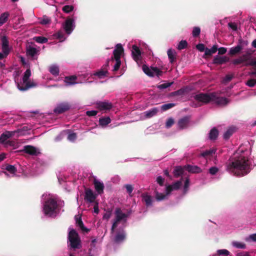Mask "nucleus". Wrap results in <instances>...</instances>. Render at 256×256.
Listing matches in <instances>:
<instances>
[{"label": "nucleus", "instance_id": "4be33fe9", "mask_svg": "<svg viewBox=\"0 0 256 256\" xmlns=\"http://www.w3.org/2000/svg\"><path fill=\"white\" fill-rule=\"evenodd\" d=\"M76 77L74 76L66 77L64 82L66 86H70L79 83L78 82L76 81Z\"/></svg>", "mask_w": 256, "mask_h": 256}, {"label": "nucleus", "instance_id": "7ed1b4c3", "mask_svg": "<svg viewBox=\"0 0 256 256\" xmlns=\"http://www.w3.org/2000/svg\"><path fill=\"white\" fill-rule=\"evenodd\" d=\"M42 198L44 200L42 206L44 214L48 217H55L59 213L56 197L50 194H44Z\"/></svg>", "mask_w": 256, "mask_h": 256}, {"label": "nucleus", "instance_id": "9b49d317", "mask_svg": "<svg viewBox=\"0 0 256 256\" xmlns=\"http://www.w3.org/2000/svg\"><path fill=\"white\" fill-rule=\"evenodd\" d=\"M143 72L148 76H159L162 74V72L156 67L149 68L146 65L142 66Z\"/></svg>", "mask_w": 256, "mask_h": 256}, {"label": "nucleus", "instance_id": "5fc2aeb1", "mask_svg": "<svg viewBox=\"0 0 256 256\" xmlns=\"http://www.w3.org/2000/svg\"><path fill=\"white\" fill-rule=\"evenodd\" d=\"M200 32V29L198 27H194L192 30V36L194 37L199 36Z\"/></svg>", "mask_w": 256, "mask_h": 256}, {"label": "nucleus", "instance_id": "3c124183", "mask_svg": "<svg viewBox=\"0 0 256 256\" xmlns=\"http://www.w3.org/2000/svg\"><path fill=\"white\" fill-rule=\"evenodd\" d=\"M187 46V42L186 40H181L178 46V49L180 50L184 48Z\"/></svg>", "mask_w": 256, "mask_h": 256}, {"label": "nucleus", "instance_id": "9d476101", "mask_svg": "<svg viewBox=\"0 0 256 256\" xmlns=\"http://www.w3.org/2000/svg\"><path fill=\"white\" fill-rule=\"evenodd\" d=\"M21 131L20 130H14V131H7L3 133L0 136V143L6 145H11L10 142L8 140V138L14 136L16 133H20Z\"/></svg>", "mask_w": 256, "mask_h": 256}, {"label": "nucleus", "instance_id": "7c9ffc66", "mask_svg": "<svg viewBox=\"0 0 256 256\" xmlns=\"http://www.w3.org/2000/svg\"><path fill=\"white\" fill-rule=\"evenodd\" d=\"M38 50L34 48L28 47L26 50L27 54L32 58H34L38 54Z\"/></svg>", "mask_w": 256, "mask_h": 256}, {"label": "nucleus", "instance_id": "5701e85b", "mask_svg": "<svg viewBox=\"0 0 256 256\" xmlns=\"http://www.w3.org/2000/svg\"><path fill=\"white\" fill-rule=\"evenodd\" d=\"M5 169L8 171L10 175L7 172H3L5 174L6 176L8 177L10 176H16V168L12 165H7L5 168Z\"/></svg>", "mask_w": 256, "mask_h": 256}, {"label": "nucleus", "instance_id": "ddd939ff", "mask_svg": "<svg viewBox=\"0 0 256 256\" xmlns=\"http://www.w3.org/2000/svg\"><path fill=\"white\" fill-rule=\"evenodd\" d=\"M248 42L247 41L240 40L238 44L234 46L231 48L229 51V54L231 55H234L239 53L244 46H247Z\"/></svg>", "mask_w": 256, "mask_h": 256}, {"label": "nucleus", "instance_id": "6e6552de", "mask_svg": "<svg viewBox=\"0 0 256 256\" xmlns=\"http://www.w3.org/2000/svg\"><path fill=\"white\" fill-rule=\"evenodd\" d=\"M194 99L198 102L206 104L213 102L216 99V94L214 93H200L194 96Z\"/></svg>", "mask_w": 256, "mask_h": 256}, {"label": "nucleus", "instance_id": "680f3d73", "mask_svg": "<svg viewBox=\"0 0 256 256\" xmlns=\"http://www.w3.org/2000/svg\"><path fill=\"white\" fill-rule=\"evenodd\" d=\"M228 27L233 30H237V24L234 22H230L228 24Z\"/></svg>", "mask_w": 256, "mask_h": 256}, {"label": "nucleus", "instance_id": "a878e982", "mask_svg": "<svg viewBox=\"0 0 256 256\" xmlns=\"http://www.w3.org/2000/svg\"><path fill=\"white\" fill-rule=\"evenodd\" d=\"M156 182L158 184V186H157L155 188L154 191L156 188H159L160 192H162V190H164V178H163L162 176H158L156 178Z\"/></svg>", "mask_w": 256, "mask_h": 256}, {"label": "nucleus", "instance_id": "f03ea898", "mask_svg": "<svg viewBox=\"0 0 256 256\" xmlns=\"http://www.w3.org/2000/svg\"><path fill=\"white\" fill-rule=\"evenodd\" d=\"M115 218L114 220L111 232L112 234L116 233L114 240L116 243L122 242L125 238V232L123 230L128 217V214L124 213L120 208H116L114 212Z\"/></svg>", "mask_w": 256, "mask_h": 256}, {"label": "nucleus", "instance_id": "58836bf2", "mask_svg": "<svg viewBox=\"0 0 256 256\" xmlns=\"http://www.w3.org/2000/svg\"><path fill=\"white\" fill-rule=\"evenodd\" d=\"M218 134V130L216 128H212L209 133V138L210 140H215Z\"/></svg>", "mask_w": 256, "mask_h": 256}, {"label": "nucleus", "instance_id": "37998d69", "mask_svg": "<svg viewBox=\"0 0 256 256\" xmlns=\"http://www.w3.org/2000/svg\"><path fill=\"white\" fill-rule=\"evenodd\" d=\"M232 245L233 246L238 248L244 249L246 248V244H244L238 242H232Z\"/></svg>", "mask_w": 256, "mask_h": 256}, {"label": "nucleus", "instance_id": "6ab92c4d", "mask_svg": "<svg viewBox=\"0 0 256 256\" xmlns=\"http://www.w3.org/2000/svg\"><path fill=\"white\" fill-rule=\"evenodd\" d=\"M250 59V54H244L238 58L234 59L232 61L234 64H238L246 62Z\"/></svg>", "mask_w": 256, "mask_h": 256}, {"label": "nucleus", "instance_id": "a19ab883", "mask_svg": "<svg viewBox=\"0 0 256 256\" xmlns=\"http://www.w3.org/2000/svg\"><path fill=\"white\" fill-rule=\"evenodd\" d=\"M9 16L8 12H4L0 16V26H2L4 23H5Z\"/></svg>", "mask_w": 256, "mask_h": 256}, {"label": "nucleus", "instance_id": "774afa93", "mask_svg": "<svg viewBox=\"0 0 256 256\" xmlns=\"http://www.w3.org/2000/svg\"><path fill=\"white\" fill-rule=\"evenodd\" d=\"M218 54H224L226 52V48H225L221 47L218 49Z\"/></svg>", "mask_w": 256, "mask_h": 256}, {"label": "nucleus", "instance_id": "13d9d810", "mask_svg": "<svg viewBox=\"0 0 256 256\" xmlns=\"http://www.w3.org/2000/svg\"><path fill=\"white\" fill-rule=\"evenodd\" d=\"M256 84V79H250L246 82V85L250 87H253Z\"/></svg>", "mask_w": 256, "mask_h": 256}, {"label": "nucleus", "instance_id": "393cba45", "mask_svg": "<svg viewBox=\"0 0 256 256\" xmlns=\"http://www.w3.org/2000/svg\"><path fill=\"white\" fill-rule=\"evenodd\" d=\"M229 60V58L226 56H216L214 58V63L216 64H222Z\"/></svg>", "mask_w": 256, "mask_h": 256}, {"label": "nucleus", "instance_id": "e433bc0d", "mask_svg": "<svg viewBox=\"0 0 256 256\" xmlns=\"http://www.w3.org/2000/svg\"><path fill=\"white\" fill-rule=\"evenodd\" d=\"M235 131V128L234 127L229 128L224 134V138L226 140L228 139L232 134Z\"/></svg>", "mask_w": 256, "mask_h": 256}, {"label": "nucleus", "instance_id": "39448f33", "mask_svg": "<svg viewBox=\"0 0 256 256\" xmlns=\"http://www.w3.org/2000/svg\"><path fill=\"white\" fill-rule=\"evenodd\" d=\"M183 181V179H181L172 184L165 186L164 192H160L159 188H156L155 190L156 200L161 201L167 198L172 190H178L182 186Z\"/></svg>", "mask_w": 256, "mask_h": 256}, {"label": "nucleus", "instance_id": "69168bd1", "mask_svg": "<svg viewBox=\"0 0 256 256\" xmlns=\"http://www.w3.org/2000/svg\"><path fill=\"white\" fill-rule=\"evenodd\" d=\"M234 76L232 74H228L225 76V78L224 79V82H228L230 81L232 78H233Z\"/></svg>", "mask_w": 256, "mask_h": 256}, {"label": "nucleus", "instance_id": "b1692460", "mask_svg": "<svg viewBox=\"0 0 256 256\" xmlns=\"http://www.w3.org/2000/svg\"><path fill=\"white\" fill-rule=\"evenodd\" d=\"M94 185L96 190L98 194H101L103 192L104 185L102 182H100L98 180H94Z\"/></svg>", "mask_w": 256, "mask_h": 256}, {"label": "nucleus", "instance_id": "603ef678", "mask_svg": "<svg viewBox=\"0 0 256 256\" xmlns=\"http://www.w3.org/2000/svg\"><path fill=\"white\" fill-rule=\"evenodd\" d=\"M189 186H190V180L188 178H186L184 180V193H186L188 191Z\"/></svg>", "mask_w": 256, "mask_h": 256}, {"label": "nucleus", "instance_id": "c9c22d12", "mask_svg": "<svg viewBox=\"0 0 256 256\" xmlns=\"http://www.w3.org/2000/svg\"><path fill=\"white\" fill-rule=\"evenodd\" d=\"M185 170L184 166L182 167L181 166H176L174 170V174L176 177H178L182 174L184 170Z\"/></svg>", "mask_w": 256, "mask_h": 256}, {"label": "nucleus", "instance_id": "0e129e2a", "mask_svg": "<svg viewBox=\"0 0 256 256\" xmlns=\"http://www.w3.org/2000/svg\"><path fill=\"white\" fill-rule=\"evenodd\" d=\"M126 190L128 194H131L133 190V188L130 184H126L125 186Z\"/></svg>", "mask_w": 256, "mask_h": 256}, {"label": "nucleus", "instance_id": "412c9836", "mask_svg": "<svg viewBox=\"0 0 256 256\" xmlns=\"http://www.w3.org/2000/svg\"><path fill=\"white\" fill-rule=\"evenodd\" d=\"M96 195L90 190H88L86 192L85 199L90 202H92L94 201Z\"/></svg>", "mask_w": 256, "mask_h": 256}, {"label": "nucleus", "instance_id": "f257e3e1", "mask_svg": "<svg viewBox=\"0 0 256 256\" xmlns=\"http://www.w3.org/2000/svg\"><path fill=\"white\" fill-rule=\"evenodd\" d=\"M248 152L238 149L232 155L227 166V170L235 176H242L250 172Z\"/></svg>", "mask_w": 256, "mask_h": 256}, {"label": "nucleus", "instance_id": "a211bd4d", "mask_svg": "<svg viewBox=\"0 0 256 256\" xmlns=\"http://www.w3.org/2000/svg\"><path fill=\"white\" fill-rule=\"evenodd\" d=\"M97 108L100 110H109L112 108V104L108 102H100L96 104Z\"/></svg>", "mask_w": 256, "mask_h": 256}, {"label": "nucleus", "instance_id": "72a5a7b5", "mask_svg": "<svg viewBox=\"0 0 256 256\" xmlns=\"http://www.w3.org/2000/svg\"><path fill=\"white\" fill-rule=\"evenodd\" d=\"M168 55L170 63H173L176 56V52L174 50L172 49H169L168 50Z\"/></svg>", "mask_w": 256, "mask_h": 256}, {"label": "nucleus", "instance_id": "20e7f679", "mask_svg": "<svg viewBox=\"0 0 256 256\" xmlns=\"http://www.w3.org/2000/svg\"><path fill=\"white\" fill-rule=\"evenodd\" d=\"M31 76L30 69H28L24 73L22 78L20 80L18 78H15V82L20 90L25 91L29 88L36 87L38 83L34 80H29Z\"/></svg>", "mask_w": 256, "mask_h": 256}, {"label": "nucleus", "instance_id": "c03bdc74", "mask_svg": "<svg viewBox=\"0 0 256 256\" xmlns=\"http://www.w3.org/2000/svg\"><path fill=\"white\" fill-rule=\"evenodd\" d=\"M66 132L68 133V140L70 142H74L76 138V134L74 132H71L70 130H67Z\"/></svg>", "mask_w": 256, "mask_h": 256}, {"label": "nucleus", "instance_id": "4468645a", "mask_svg": "<svg viewBox=\"0 0 256 256\" xmlns=\"http://www.w3.org/2000/svg\"><path fill=\"white\" fill-rule=\"evenodd\" d=\"M132 54L134 60L137 62L139 65L141 62V52L139 48L136 45L132 46Z\"/></svg>", "mask_w": 256, "mask_h": 256}, {"label": "nucleus", "instance_id": "49530a36", "mask_svg": "<svg viewBox=\"0 0 256 256\" xmlns=\"http://www.w3.org/2000/svg\"><path fill=\"white\" fill-rule=\"evenodd\" d=\"M55 36L60 42L64 41L66 38L64 34L62 32H58L56 34Z\"/></svg>", "mask_w": 256, "mask_h": 256}, {"label": "nucleus", "instance_id": "473e14b6", "mask_svg": "<svg viewBox=\"0 0 256 256\" xmlns=\"http://www.w3.org/2000/svg\"><path fill=\"white\" fill-rule=\"evenodd\" d=\"M38 20V22L42 25L48 24L51 22V19L46 16H44L42 18H39Z\"/></svg>", "mask_w": 256, "mask_h": 256}, {"label": "nucleus", "instance_id": "f704fd0d", "mask_svg": "<svg viewBox=\"0 0 256 256\" xmlns=\"http://www.w3.org/2000/svg\"><path fill=\"white\" fill-rule=\"evenodd\" d=\"M76 223L82 230L88 231L86 228L84 227L82 222L81 220V217L80 215L76 216H75Z\"/></svg>", "mask_w": 256, "mask_h": 256}, {"label": "nucleus", "instance_id": "f3484780", "mask_svg": "<svg viewBox=\"0 0 256 256\" xmlns=\"http://www.w3.org/2000/svg\"><path fill=\"white\" fill-rule=\"evenodd\" d=\"M70 106L68 103H62L58 104L54 108V112L56 114H61L68 110Z\"/></svg>", "mask_w": 256, "mask_h": 256}, {"label": "nucleus", "instance_id": "dca6fc26", "mask_svg": "<svg viewBox=\"0 0 256 256\" xmlns=\"http://www.w3.org/2000/svg\"><path fill=\"white\" fill-rule=\"evenodd\" d=\"M108 60L107 61L106 64L103 66L102 68L98 72H96L94 74L97 76L99 78H102L108 76V69L107 67L108 66Z\"/></svg>", "mask_w": 256, "mask_h": 256}, {"label": "nucleus", "instance_id": "4c0bfd02", "mask_svg": "<svg viewBox=\"0 0 256 256\" xmlns=\"http://www.w3.org/2000/svg\"><path fill=\"white\" fill-rule=\"evenodd\" d=\"M218 50L216 45H214L211 48H206L205 50V55L210 56L214 54Z\"/></svg>", "mask_w": 256, "mask_h": 256}, {"label": "nucleus", "instance_id": "ea45409f", "mask_svg": "<svg viewBox=\"0 0 256 256\" xmlns=\"http://www.w3.org/2000/svg\"><path fill=\"white\" fill-rule=\"evenodd\" d=\"M216 152V150L215 148H212L210 149V150H206L204 152L200 154V156L206 158L208 156H212L213 154H214Z\"/></svg>", "mask_w": 256, "mask_h": 256}, {"label": "nucleus", "instance_id": "de8ad7c7", "mask_svg": "<svg viewBox=\"0 0 256 256\" xmlns=\"http://www.w3.org/2000/svg\"><path fill=\"white\" fill-rule=\"evenodd\" d=\"M174 106V104L172 103H169L163 104L161 106V109L162 111H166L168 109L171 108Z\"/></svg>", "mask_w": 256, "mask_h": 256}, {"label": "nucleus", "instance_id": "e2e57ef3", "mask_svg": "<svg viewBox=\"0 0 256 256\" xmlns=\"http://www.w3.org/2000/svg\"><path fill=\"white\" fill-rule=\"evenodd\" d=\"M196 48L200 50V52H205V50L206 48H205V46L204 44H200L196 45Z\"/></svg>", "mask_w": 256, "mask_h": 256}, {"label": "nucleus", "instance_id": "79ce46f5", "mask_svg": "<svg viewBox=\"0 0 256 256\" xmlns=\"http://www.w3.org/2000/svg\"><path fill=\"white\" fill-rule=\"evenodd\" d=\"M188 124V120L186 118L180 120L178 122V126L180 128H186Z\"/></svg>", "mask_w": 256, "mask_h": 256}, {"label": "nucleus", "instance_id": "aec40b11", "mask_svg": "<svg viewBox=\"0 0 256 256\" xmlns=\"http://www.w3.org/2000/svg\"><path fill=\"white\" fill-rule=\"evenodd\" d=\"M24 150L27 154L31 155H38L40 153L39 150L36 148L31 146H26L24 147Z\"/></svg>", "mask_w": 256, "mask_h": 256}, {"label": "nucleus", "instance_id": "2eb2a0df", "mask_svg": "<svg viewBox=\"0 0 256 256\" xmlns=\"http://www.w3.org/2000/svg\"><path fill=\"white\" fill-rule=\"evenodd\" d=\"M158 110L157 108H154L152 109L144 112H142L141 114L140 118L142 119H146L150 118L154 116H156L158 112Z\"/></svg>", "mask_w": 256, "mask_h": 256}, {"label": "nucleus", "instance_id": "0eeeda50", "mask_svg": "<svg viewBox=\"0 0 256 256\" xmlns=\"http://www.w3.org/2000/svg\"><path fill=\"white\" fill-rule=\"evenodd\" d=\"M124 53V48L120 44L116 45L115 48L113 52L114 59L116 60V64L114 66L113 70L116 71L118 70L121 62L120 60L121 56Z\"/></svg>", "mask_w": 256, "mask_h": 256}, {"label": "nucleus", "instance_id": "bb28decb", "mask_svg": "<svg viewBox=\"0 0 256 256\" xmlns=\"http://www.w3.org/2000/svg\"><path fill=\"white\" fill-rule=\"evenodd\" d=\"M142 200L144 202L146 206H150L152 202V198L151 196L148 194V193H144L142 194Z\"/></svg>", "mask_w": 256, "mask_h": 256}, {"label": "nucleus", "instance_id": "2f4dec72", "mask_svg": "<svg viewBox=\"0 0 256 256\" xmlns=\"http://www.w3.org/2000/svg\"><path fill=\"white\" fill-rule=\"evenodd\" d=\"M213 102H214L218 104L221 106L226 105L228 102V101L226 98L223 97H216V99L213 100Z\"/></svg>", "mask_w": 256, "mask_h": 256}, {"label": "nucleus", "instance_id": "cd10ccee", "mask_svg": "<svg viewBox=\"0 0 256 256\" xmlns=\"http://www.w3.org/2000/svg\"><path fill=\"white\" fill-rule=\"evenodd\" d=\"M184 168L185 170L192 173H199L202 172L200 168L196 166L188 165Z\"/></svg>", "mask_w": 256, "mask_h": 256}, {"label": "nucleus", "instance_id": "864d4df0", "mask_svg": "<svg viewBox=\"0 0 256 256\" xmlns=\"http://www.w3.org/2000/svg\"><path fill=\"white\" fill-rule=\"evenodd\" d=\"M112 214L111 210H107L104 214L102 218L105 220H108L111 217Z\"/></svg>", "mask_w": 256, "mask_h": 256}, {"label": "nucleus", "instance_id": "1a4fd4ad", "mask_svg": "<svg viewBox=\"0 0 256 256\" xmlns=\"http://www.w3.org/2000/svg\"><path fill=\"white\" fill-rule=\"evenodd\" d=\"M2 48V52H0V60H2L6 56L9 54L10 52V48L9 46V42L8 38L3 36L0 37V40Z\"/></svg>", "mask_w": 256, "mask_h": 256}, {"label": "nucleus", "instance_id": "052dcab7", "mask_svg": "<svg viewBox=\"0 0 256 256\" xmlns=\"http://www.w3.org/2000/svg\"><path fill=\"white\" fill-rule=\"evenodd\" d=\"M218 170V168L216 166L212 167L209 170V172L212 174L214 175L215 174Z\"/></svg>", "mask_w": 256, "mask_h": 256}, {"label": "nucleus", "instance_id": "a18cd8bd", "mask_svg": "<svg viewBox=\"0 0 256 256\" xmlns=\"http://www.w3.org/2000/svg\"><path fill=\"white\" fill-rule=\"evenodd\" d=\"M34 39L36 42L40 44L46 43L48 42V38L44 36H36Z\"/></svg>", "mask_w": 256, "mask_h": 256}, {"label": "nucleus", "instance_id": "6e6d98bb", "mask_svg": "<svg viewBox=\"0 0 256 256\" xmlns=\"http://www.w3.org/2000/svg\"><path fill=\"white\" fill-rule=\"evenodd\" d=\"M172 84V82H170V83L168 82V83L162 84H161L158 86V88L160 89L166 88L170 87Z\"/></svg>", "mask_w": 256, "mask_h": 256}, {"label": "nucleus", "instance_id": "09e8293b", "mask_svg": "<svg viewBox=\"0 0 256 256\" xmlns=\"http://www.w3.org/2000/svg\"><path fill=\"white\" fill-rule=\"evenodd\" d=\"M218 254H215L214 256H220V255H225L228 256L230 254V252L225 249L219 250L217 251Z\"/></svg>", "mask_w": 256, "mask_h": 256}, {"label": "nucleus", "instance_id": "c756f323", "mask_svg": "<svg viewBox=\"0 0 256 256\" xmlns=\"http://www.w3.org/2000/svg\"><path fill=\"white\" fill-rule=\"evenodd\" d=\"M99 125L102 128L106 127L108 124H109L111 120L110 117H102L99 119Z\"/></svg>", "mask_w": 256, "mask_h": 256}, {"label": "nucleus", "instance_id": "423d86ee", "mask_svg": "<svg viewBox=\"0 0 256 256\" xmlns=\"http://www.w3.org/2000/svg\"><path fill=\"white\" fill-rule=\"evenodd\" d=\"M68 244L72 248H80V240L78 234L72 228H68Z\"/></svg>", "mask_w": 256, "mask_h": 256}, {"label": "nucleus", "instance_id": "f8f14e48", "mask_svg": "<svg viewBox=\"0 0 256 256\" xmlns=\"http://www.w3.org/2000/svg\"><path fill=\"white\" fill-rule=\"evenodd\" d=\"M62 27L66 32L70 34L75 28L74 20L70 18H68L62 24Z\"/></svg>", "mask_w": 256, "mask_h": 256}, {"label": "nucleus", "instance_id": "8fccbe9b", "mask_svg": "<svg viewBox=\"0 0 256 256\" xmlns=\"http://www.w3.org/2000/svg\"><path fill=\"white\" fill-rule=\"evenodd\" d=\"M74 10V7L72 6L66 5L62 8V10L66 13H69Z\"/></svg>", "mask_w": 256, "mask_h": 256}, {"label": "nucleus", "instance_id": "338daca9", "mask_svg": "<svg viewBox=\"0 0 256 256\" xmlns=\"http://www.w3.org/2000/svg\"><path fill=\"white\" fill-rule=\"evenodd\" d=\"M96 110H89L86 112V114L88 116H94L97 114Z\"/></svg>", "mask_w": 256, "mask_h": 256}, {"label": "nucleus", "instance_id": "4d7b16f0", "mask_svg": "<svg viewBox=\"0 0 256 256\" xmlns=\"http://www.w3.org/2000/svg\"><path fill=\"white\" fill-rule=\"evenodd\" d=\"M246 240L248 242L256 241V233L250 235L248 237L246 238Z\"/></svg>", "mask_w": 256, "mask_h": 256}, {"label": "nucleus", "instance_id": "c85d7f7f", "mask_svg": "<svg viewBox=\"0 0 256 256\" xmlns=\"http://www.w3.org/2000/svg\"><path fill=\"white\" fill-rule=\"evenodd\" d=\"M50 73L54 76H58L60 73V69L58 66L56 64H52L49 66L48 68Z\"/></svg>", "mask_w": 256, "mask_h": 256}, {"label": "nucleus", "instance_id": "bf43d9fd", "mask_svg": "<svg viewBox=\"0 0 256 256\" xmlns=\"http://www.w3.org/2000/svg\"><path fill=\"white\" fill-rule=\"evenodd\" d=\"M174 123V120L172 118H169L166 124V127L168 128H170Z\"/></svg>", "mask_w": 256, "mask_h": 256}]
</instances>
